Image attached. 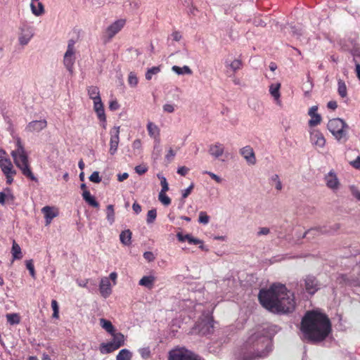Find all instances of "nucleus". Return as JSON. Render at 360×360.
<instances>
[{"label":"nucleus","instance_id":"obj_1","mask_svg":"<svg viewBox=\"0 0 360 360\" xmlns=\"http://www.w3.org/2000/svg\"><path fill=\"white\" fill-rule=\"evenodd\" d=\"M261 304L274 313H288L295 308V296L281 284H274L268 290H261L259 293Z\"/></svg>","mask_w":360,"mask_h":360},{"label":"nucleus","instance_id":"obj_2","mask_svg":"<svg viewBox=\"0 0 360 360\" xmlns=\"http://www.w3.org/2000/svg\"><path fill=\"white\" fill-rule=\"evenodd\" d=\"M330 330L329 319L318 309L307 311L302 318L301 331L309 340L321 341L328 335Z\"/></svg>","mask_w":360,"mask_h":360},{"label":"nucleus","instance_id":"obj_3","mask_svg":"<svg viewBox=\"0 0 360 360\" xmlns=\"http://www.w3.org/2000/svg\"><path fill=\"white\" fill-rule=\"evenodd\" d=\"M273 334L269 326H259L251 331L245 344L247 347L256 346L257 352L248 355L244 353L240 360H255L266 356L271 350V338Z\"/></svg>","mask_w":360,"mask_h":360},{"label":"nucleus","instance_id":"obj_4","mask_svg":"<svg viewBox=\"0 0 360 360\" xmlns=\"http://www.w3.org/2000/svg\"><path fill=\"white\" fill-rule=\"evenodd\" d=\"M15 149L11 152V155L15 166L21 171L22 174L30 179L37 181V177L32 172L29 161L28 154L19 136H14Z\"/></svg>","mask_w":360,"mask_h":360},{"label":"nucleus","instance_id":"obj_5","mask_svg":"<svg viewBox=\"0 0 360 360\" xmlns=\"http://www.w3.org/2000/svg\"><path fill=\"white\" fill-rule=\"evenodd\" d=\"M328 129L338 141L345 142L347 140L348 125L340 118H333L328 121Z\"/></svg>","mask_w":360,"mask_h":360},{"label":"nucleus","instance_id":"obj_6","mask_svg":"<svg viewBox=\"0 0 360 360\" xmlns=\"http://www.w3.org/2000/svg\"><path fill=\"white\" fill-rule=\"evenodd\" d=\"M110 335L112 337V340L101 345L100 351L102 354L112 352L124 345L125 337L122 333L115 332Z\"/></svg>","mask_w":360,"mask_h":360},{"label":"nucleus","instance_id":"obj_7","mask_svg":"<svg viewBox=\"0 0 360 360\" xmlns=\"http://www.w3.org/2000/svg\"><path fill=\"white\" fill-rule=\"evenodd\" d=\"M76 53L75 41L70 39L68 42L67 50L63 56V64L70 75H72L74 72Z\"/></svg>","mask_w":360,"mask_h":360},{"label":"nucleus","instance_id":"obj_8","mask_svg":"<svg viewBox=\"0 0 360 360\" xmlns=\"http://www.w3.org/2000/svg\"><path fill=\"white\" fill-rule=\"evenodd\" d=\"M34 35V27L27 23H22L18 28V40L19 44L27 45Z\"/></svg>","mask_w":360,"mask_h":360},{"label":"nucleus","instance_id":"obj_9","mask_svg":"<svg viewBox=\"0 0 360 360\" xmlns=\"http://www.w3.org/2000/svg\"><path fill=\"white\" fill-rule=\"evenodd\" d=\"M323 180L326 187L333 192L338 191L341 188V183L338 174L333 169L324 175Z\"/></svg>","mask_w":360,"mask_h":360},{"label":"nucleus","instance_id":"obj_10","mask_svg":"<svg viewBox=\"0 0 360 360\" xmlns=\"http://www.w3.org/2000/svg\"><path fill=\"white\" fill-rule=\"evenodd\" d=\"M168 360H196V359L191 352L181 347L170 351Z\"/></svg>","mask_w":360,"mask_h":360},{"label":"nucleus","instance_id":"obj_11","mask_svg":"<svg viewBox=\"0 0 360 360\" xmlns=\"http://www.w3.org/2000/svg\"><path fill=\"white\" fill-rule=\"evenodd\" d=\"M309 141L311 144L317 150L323 148L326 143L323 134L319 130L314 129L309 131Z\"/></svg>","mask_w":360,"mask_h":360},{"label":"nucleus","instance_id":"obj_12","mask_svg":"<svg viewBox=\"0 0 360 360\" xmlns=\"http://www.w3.org/2000/svg\"><path fill=\"white\" fill-rule=\"evenodd\" d=\"M125 19H118L111 23L105 30V36L108 40L113 38L125 25Z\"/></svg>","mask_w":360,"mask_h":360},{"label":"nucleus","instance_id":"obj_13","mask_svg":"<svg viewBox=\"0 0 360 360\" xmlns=\"http://www.w3.org/2000/svg\"><path fill=\"white\" fill-rule=\"evenodd\" d=\"M110 148L109 153L113 155L116 153L120 142V127H114L110 131Z\"/></svg>","mask_w":360,"mask_h":360},{"label":"nucleus","instance_id":"obj_14","mask_svg":"<svg viewBox=\"0 0 360 360\" xmlns=\"http://www.w3.org/2000/svg\"><path fill=\"white\" fill-rule=\"evenodd\" d=\"M0 168L2 173L6 176V184H11L13 182L14 176L17 173L11 161L9 160L6 162V163L1 165Z\"/></svg>","mask_w":360,"mask_h":360},{"label":"nucleus","instance_id":"obj_15","mask_svg":"<svg viewBox=\"0 0 360 360\" xmlns=\"http://www.w3.org/2000/svg\"><path fill=\"white\" fill-rule=\"evenodd\" d=\"M209 154L216 160H221L225 155V147L224 144L216 142L211 144L208 149Z\"/></svg>","mask_w":360,"mask_h":360},{"label":"nucleus","instance_id":"obj_16","mask_svg":"<svg viewBox=\"0 0 360 360\" xmlns=\"http://www.w3.org/2000/svg\"><path fill=\"white\" fill-rule=\"evenodd\" d=\"M240 154L245 160L246 162L250 165L256 164V157L254 150L250 146H245L240 150Z\"/></svg>","mask_w":360,"mask_h":360},{"label":"nucleus","instance_id":"obj_17","mask_svg":"<svg viewBox=\"0 0 360 360\" xmlns=\"http://www.w3.org/2000/svg\"><path fill=\"white\" fill-rule=\"evenodd\" d=\"M109 278L103 277L99 283V290L101 296L104 298L108 297L112 293V287Z\"/></svg>","mask_w":360,"mask_h":360},{"label":"nucleus","instance_id":"obj_18","mask_svg":"<svg viewBox=\"0 0 360 360\" xmlns=\"http://www.w3.org/2000/svg\"><path fill=\"white\" fill-rule=\"evenodd\" d=\"M41 212L44 214L46 226L49 225L53 219L56 217L58 214V208L51 206H45L41 209Z\"/></svg>","mask_w":360,"mask_h":360},{"label":"nucleus","instance_id":"obj_19","mask_svg":"<svg viewBox=\"0 0 360 360\" xmlns=\"http://www.w3.org/2000/svg\"><path fill=\"white\" fill-rule=\"evenodd\" d=\"M318 106L314 105L309 109L308 115L310 116V120L308 124L310 127H314L321 124L322 118L320 114L317 112Z\"/></svg>","mask_w":360,"mask_h":360},{"label":"nucleus","instance_id":"obj_20","mask_svg":"<svg viewBox=\"0 0 360 360\" xmlns=\"http://www.w3.org/2000/svg\"><path fill=\"white\" fill-rule=\"evenodd\" d=\"M47 122L45 120H34L30 122L26 127V130L32 133H38L45 129Z\"/></svg>","mask_w":360,"mask_h":360},{"label":"nucleus","instance_id":"obj_21","mask_svg":"<svg viewBox=\"0 0 360 360\" xmlns=\"http://www.w3.org/2000/svg\"><path fill=\"white\" fill-rule=\"evenodd\" d=\"M281 84L280 82L272 83L269 85V91L271 96L274 98L275 103L277 105H281Z\"/></svg>","mask_w":360,"mask_h":360},{"label":"nucleus","instance_id":"obj_22","mask_svg":"<svg viewBox=\"0 0 360 360\" xmlns=\"http://www.w3.org/2000/svg\"><path fill=\"white\" fill-rule=\"evenodd\" d=\"M304 285L306 290L309 294H314L319 289L318 282L316 278L313 276H308L304 279Z\"/></svg>","mask_w":360,"mask_h":360},{"label":"nucleus","instance_id":"obj_23","mask_svg":"<svg viewBox=\"0 0 360 360\" xmlns=\"http://www.w3.org/2000/svg\"><path fill=\"white\" fill-rule=\"evenodd\" d=\"M94 110L96 112L98 120L103 123L106 122L103 104L101 99L94 101Z\"/></svg>","mask_w":360,"mask_h":360},{"label":"nucleus","instance_id":"obj_24","mask_svg":"<svg viewBox=\"0 0 360 360\" xmlns=\"http://www.w3.org/2000/svg\"><path fill=\"white\" fill-rule=\"evenodd\" d=\"M30 8L33 15L37 17L41 16L44 13V7L39 0H31Z\"/></svg>","mask_w":360,"mask_h":360},{"label":"nucleus","instance_id":"obj_25","mask_svg":"<svg viewBox=\"0 0 360 360\" xmlns=\"http://www.w3.org/2000/svg\"><path fill=\"white\" fill-rule=\"evenodd\" d=\"M155 281L156 277L154 275L150 274L143 276L139 281V285L148 289H152Z\"/></svg>","mask_w":360,"mask_h":360},{"label":"nucleus","instance_id":"obj_26","mask_svg":"<svg viewBox=\"0 0 360 360\" xmlns=\"http://www.w3.org/2000/svg\"><path fill=\"white\" fill-rule=\"evenodd\" d=\"M225 66L227 69L231 70L233 72L241 69L243 66L242 61L239 59L230 60L226 58L224 61Z\"/></svg>","mask_w":360,"mask_h":360},{"label":"nucleus","instance_id":"obj_27","mask_svg":"<svg viewBox=\"0 0 360 360\" xmlns=\"http://www.w3.org/2000/svg\"><path fill=\"white\" fill-rule=\"evenodd\" d=\"M11 255L13 261L21 259L23 257L20 245L15 240L12 244Z\"/></svg>","mask_w":360,"mask_h":360},{"label":"nucleus","instance_id":"obj_28","mask_svg":"<svg viewBox=\"0 0 360 360\" xmlns=\"http://www.w3.org/2000/svg\"><path fill=\"white\" fill-rule=\"evenodd\" d=\"M132 233L129 229L122 231L120 235V240L122 244L129 246L131 243Z\"/></svg>","mask_w":360,"mask_h":360},{"label":"nucleus","instance_id":"obj_29","mask_svg":"<svg viewBox=\"0 0 360 360\" xmlns=\"http://www.w3.org/2000/svg\"><path fill=\"white\" fill-rule=\"evenodd\" d=\"M82 197L86 202H87L89 205L94 207H98V202L96 201L95 197L93 196L89 191L84 190L82 193Z\"/></svg>","mask_w":360,"mask_h":360},{"label":"nucleus","instance_id":"obj_30","mask_svg":"<svg viewBox=\"0 0 360 360\" xmlns=\"http://www.w3.org/2000/svg\"><path fill=\"white\" fill-rule=\"evenodd\" d=\"M147 130L150 137L153 139H158L159 137L160 129L155 123L148 122L147 123Z\"/></svg>","mask_w":360,"mask_h":360},{"label":"nucleus","instance_id":"obj_31","mask_svg":"<svg viewBox=\"0 0 360 360\" xmlns=\"http://www.w3.org/2000/svg\"><path fill=\"white\" fill-rule=\"evenodd\" d=\"M87 94L93 102L101 99L99 89L96 86H91L87 88Z\"/></svg>","mask_w":360,"mask_h":360},{"label":"nucleus","instance_id":"obj_32","mask_svg":"<svg viewBox=\"0 0 360 360\" xmlns=\"http://www.w3.org/2000/svg\"><path fill=\"white\" fill-rule=\"evenodd\" d=\"M206 319V321H202L199 326V330L203 333H210V328H213L212 318L210 316H207Z\"/></svg>","mask_w":360,"mask_h":360},{"label":"nucleus","instance_id":"obj_33","mask_svg":"<svg viewBox=\"0 0 360 360\" xmlns=\"http://www.w3.org/2000/svg\"><path fill=\"white\" fill-rule=\"evenodd\" d=\"M338 93L342 98L347 97V87L345 81L342 79H338Z\"/></svg>","mask_w":360,"mask_h":360},{"label":"nucleus","instance_id":"obj_34","mask_svg":"<svg viewBox=\"0 0 360 360\" xmlns=\"http://www.w3.org/2000/svg\"><path fill=\"white\" fill-rule=\"evenodd\" d=\"M100 325L106 332H108L110 334H113V333L115 332V328L112 324V323L105 319H100Z\"/></svg>","mask_w":360,"mask_h":360},{"label":"nucleus","instance_id":"obj_35","mask_svg":"<svg viewBox=\"0 0 360 360\" xmlns=\"http://www.w3.org/2000/svg\"><path fill=\"white\" fill-rule=\"evenodd\" d=\"M269 184L278 191H281L283 188V185L280 180L279 176L276 174H273L269 178Z\"/></svg>","mask_w":360,"mask_h":360},{"label":"nucleus","instance_id":"obj_36","mask_svg":"<svg viewBox=\"0 0 360 360\" xmlns=\"http://www.w3.org/2000/svg\"><path fill=\"white\" fill-rule=\"evenodd\" d=\"M172 70L174 72H175L177 75H191L192 70L191 68L187 66L184 65L183 67H179L177 65H174L172 68Z\"/></svg>","mask_w":360,"mask_h":360},{"label":"nucleus","instance_id":"obj_37","mask_svg":"<svg viewBox=\"0 0 360 360\" xmlns=\"http://www.w3.org/2000/svg\"><path fill=\"white\" fill-rule=\"evenodd\" d=\"M6 318L7 322L11 325H18L20 322V316L18 313L7 314Z\"/></svg>","mask_w":360,"mask_h":360},{"label":"nucleus","instance_id":"obj_38","mask_svg":"<svg viewBox=\"0 0 360 360\" xmlns=\"http://www.w3.org/2000/svg\"><path fill=\"white\" fill-rule=\"evenodd\" d=\"M132 353L127 349H121L116 356V360H131Z\"/></svg>","mask_w":360,"mask_h":360},{"label":"nucleus","instance_id":"obj_39","mask_svg":"<svg viewBox=\"0 0 360 360\" xmlns=\"http://www.w3.org/2000/svg\"><path fill=\"white\" fill-rule=\"evenodd\" d=\"M106 219L110 224H112L115 222V214L112 205H108L106 207Z\"/></svg>","mask_w":360,"mask_h":360},{"label":"nucleus","instance_id":"obj_40","mask_svg":"<svg viewBox=\"0 0 360 360\" xmlns=\"http://www.w3.org/2000/svg\"><path fill=\"white\" fill-rule=\"evenodd\" d=\"M167 191H160L158 194V200L165 206H168L171 204L170 198L167 195Z\"/></svg>","mask_w":360,"mask_h":360},{"label":"nucleus","instance_id":"obj_41","mask_svg":"<svg viewBox=\"0 0 360 360\" xmlns=\"http://www.w3.org/2000/svg\"><path fill=\"white\" fill-rule=\"evenodd\" d=\"M160 70H161L160 66H154L148 69L146 73V79L147 80H150L153 78V76L158 74Z\"/></svg>","mask_w":360,"mask_h":360},{"label":"nucleus","instance_id":"obj_42","mask_svg":"<svg viewBox=\"0 0 360 360\" xmlns=\"http://www.w3.org/2000/svg\"><path fill=\"white\" fill-rule=\"evenodd\" d=\"M139 79L134 72H129L128 75V83L130 86L136 87L138 84Z\"/></svg>","mask_w":360,"mask_h":360},{"label":"nucleus","instance_id":"obj_43","mask_svg":"<svg viewBox=\"0 0 360 360\" xmlns=\"http://www.w3.org/2000/svg\"><path fill=\"white\" fill-rule=\"evenodd\" d=\"M157 176L160 179V185L162 186L160 191H168L169 185L167 181V179L162 174L160 173L157 174Z\"/></svg>","mask_w":360,"mask_h":360},{"label":"nucleus","instance_id":"obj_44","mask_svg":"<svg viewBox=\"0 0 360 360\" xmlns=\"http://www.w3.org/2000/svg\"><path fill=\"white\" fill-rule=\"evenodd\" d=\"M157 217V211L155 209L150 210L147 213L146 221L148 224H152Z\"/></svg>","mask_w":360,"mask_h":360},{"label":"nucleus","instance_id":"obj_45","mask_svg":"<svg viewBox=\"0 0 360 360\" xmlns=\"http://www.w3.org/2000/svg\"><path fill=\"white\" fill-rule=\"evenodd\" d=\"M8 198H12L9 188H6L4 192H0V204L4 205Z\"/></svg>","mask_w":360,"mask_h":360},{"label":"nucleus","instance_id":"obj_46","mask_svg":"<svg viewBox=\"0 0 360 360\" xmlns=\"http://www.w3.org/2000/svg\"><path fill=\"white\" fill-rule=\"evenodd\" d=\"M25 265H26V267H27V269H28V271L30 272V276L33 278H35L36 274H35L34 266V264H33V260L32 259L27 260L25 262Z\"/></svg>","mask_w":360,"mask_h":360},{"label":"nucleus","instance_id":"obj_47","mask_svg":"<svg viewBox=\"0 0 360 360\" xmlns=\"http://www.w3.org/2000/svg\"><path fill=\"white\" fill-rule=\"evenodd\" d=\"M51 308L53 309V318L58 319L59 318V307L56 300H53L51 301Z\"/></svg>","mask_w":360,"mask_h":360},{"label":"nucleus","instance_id":"obj_48","mask_svg":"<svg viewBox=\"0 0 360 360\" xmlns=\"http://www.w3.org/2000/svg\"><path fill=\"white\" fill-rule=\"evenodd\" d=\"M198 221L202 224H207L210 221V217L205 212H200L199 213Z\"/></svg>","mask_w":360,"mask_h":360},{"label":"nucleus","instance_id":"obj_49","mask_svg":"<svg viewBox=\"0 0 360 360\" xmlns=\"http://www.w3.org/2000/svg\"><path fill=\"white\" fill-rule=\"evenodd\" d=\"M176 105L172 103H165L162 106L163 111L167 113H172L174 112Z\"/></svg>","mask_w":360,"mask_h":360},{"label":"nucleus","instance_id":"obj_50","mask_svg":"<svg viewBox=\"0 0 360 360\" xmlns=\"http://www.w3.org/2000/svg\"><path fill=\"white\" fill-rule=\"evenodd\" d=\"M203 173L208 174L213 180H214L218 184H221L223 181V179L221 177L212 172L205 171Z\"/></svg>","mask_w":360,"mask_h":360},{"label":"nucleus","instance_id":"obj_51","mask_svg":"<svg viewBox=\"0 0 360 360\" xmlns=\"http://www.w3.org/2000/svg\"><path fill=\"white\" fill-rule=\"evenodd\" d=\"M9 160H11L8 157L6 152L0 148V165L6 163Z\"/></svg>","mask_w":360,"mask_h":360},{"label":"nucleus","instance_id":"obj_52","mask_svg":"<svg viewBox=\"0 0 360 360\" xmlns=\"http://www.w3.org/2000/svg\"><path fill=\"white\" fill-rule=\"evenodd\" d=\"M89 180L91 182L98 184L101 181L98 172H94L89 176Z\"/></svg>","mask_w":360,"mask_h":360},{"label":"nucleus","instance_id":"obj_53","mask_svg":"<svg viewBox=\"0 0 360 360\" xmlns=\"http://www.w3.org/2000/svg\"><path fill=\"white\" fill-rule=\"evenodd\" d=\"M176 238L180 242H184L185 240H187L189 243L192 236L190 234L183 235L181 233H177Z\"/></svg>","mask_w":360,"mask_h":360},{"label":"nucleus","instance_id":"obj_54","mask_svg":"<svg viewBox=\"0 0 360 360\" xmlns=\"http://www.w3.org/2000/svg\"><path fill=\"white\" fill-rule=\"evenodd\" d=\"M120 108V104L116 99H112L109 102V109L115 111Z\"/></svg>","mask_w":360,"mask_h":360},{"label":"nucleus","instance_id":"obj_55","mask_svg":"<svg viewBox=\"0 0 360 360\" xmlns=\"http://www.w3.org/2000/svg\"><path fill=\"white\" fill-rule=\"evenodd\" d=\"M350 191L352 195L360 201V191L358 190L354 186H351L349 187Z\"/></svg>","mask_w":360,"mask_h":360},{"label":"nucleus","instance_id":"obj_56","mask_svg":"<svg viewBox=\"0 0 360 360\" xmlns=\"http://www.w3.org/2000/svg\"><path fill=\"white\" fill-rule=\"evenodd\" d=\"M193 187H194L193 184H191L187 188L181 191L182 198H186L192 192Z\"/></svg>","mask_w":360,"mask_h":360},{"label":"nucleus","instance_id":"obj_57","mask_svg":"<svg viewBox=\"0 0 360 360\" xmlns=\"http://www.w3.org/2000/svg\"><path fill=\"white\" fill-rule=\"evenodd\" d=\"M135 171L139 174H143L148 171V167L144 165H140L135 167Z\"/></svg>","mask_w":360,"mask_h":360},{"label":"nucleus","instance_id":"obj_58","mask_svg":"<svg viewBox=\"0 0 360 360\" xmlns=\"http://www.w3.org/2000/svg\"><path fill=\"white\" fill-rule=\"evenodd\" d=\"M139 353L143 358H148L150 356V351L148 347H144L139 349Z\"/></svg>","mask_w":360,"mask_h":360},{"label":"nucleus","instance_id":"obj_59","mask_svg":"<svg viewBox=\"0 0 360 360\" xmlns=\"http://www.w3.org/2000/svg\"><path fill=\"white\" fill-rule=\"evenodd\" d=\"M175 155H176L175 151L172 148H169L167 150V153L165 155V158L167 160L171 161L173 160V158H174Z\"/></svg>","mask_w":360,"mask_h":360},{"label":"nucleus","instance_id":"obj_60","mask_svg":"<svg viewBox=\"0 0 360 360\" xmlns=\"http://www.w3.org/2000/svg\"><path fill=\"white\" fill-rule=\"evenodd\" d=\"M189 243L195 244V245H200V248L202 250H204L203 243H202V241L201 240H200L198 238H194V237L192 236Z\"/></svg>","mask_w":360,"mask_h":360},{"label":"nucleus","instance_id":"obj_61","mask_svg":"<svg viewBox=\"0 0 360 360\" xmlns=\"http://www.w3.org/2000/svg\"><path fill=\"white\" fill-rule=\"evenodd\" d=\"M189 171V169L186 167H179L177 169V173L181 176H186Z\"/></svg>","mask_w":360,"mask_h":360},{"label":"nucleus","instance_id":"obj_62","mask_svg":"<svg viewBox=\"0 0 360 360\" xmlns=\"http://www.w3.org/2000/svg\"><path fill=\"white\" fill-rule=\"evenodd\" d=\"M350 165L354 168L360 169V156H358L354 160L350 162Z\"/></svg>","mask_w":360,"mask_h":360},{"label":"nucleus","instance_id":"obj_63","mask_svg":"<svg viewBox=\"0 0 360 360\" xmlns=\"http://www.w3.org/2000/svg\"><path fill=\"white\" fill-rule=\"evenodd\" d=\"M108 278L110 281L112 280L113 285L117 284V274L116 272L110 273Z\"/></svg>","mask_w":360,"mask_h":360},{"label":"nucleus","instance_id":"obj_64","mask_svg":"<svg viewBox=\"0 0 360 360\" xmlns=\"http://www.w3.org/2000/svg\"><path fill=\"white\" fill-rule=\"evenodd\" d=\"M143 257L148 262H151L155 259L154 255L151 252H144Z\"/></svg>","mask_w":360,"mask_h":360}]
</instances>
